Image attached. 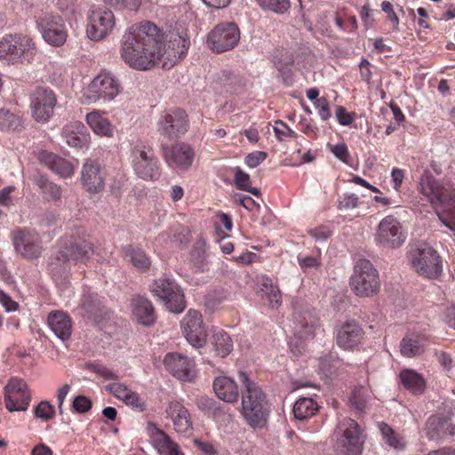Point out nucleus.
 <instances>
[{
	"label": "nucleus",
	"mask_w": 455,
	"mask_h": 455,
	"mask_svg": "<svg viewBox=\"0 0 455 455\" xmlns=\"http://www.w3.org/2000/svg\"><path fill=\"white\" fill-rule=\"evenodd\" d=\"M162 35L152 22L138 23L128 28L121 40L123 60L138 70L151 68L161 56Z\"/></svg>",
	"instance_id": "1"
},
{
	"label": "nucleus",
	"mask_w": 455,
	"mask_h": 455,
	"mask_svg": "<svg viewBox=\"0 0 455 455\" xmlns=\"http://www.w3.org/2000/svg\"><path fill=\"white\" fill-rule=\"evenodd\" d=\"M417 191L420 200L435 209L443 208L436 212L438 218L445 227L455 231V188L441 183L429 171H425L419 180Z\"/></svg>",
	"instance_id": "2"
},
{
	"label": "nucleus",
	"mask_w": 455,
	"mask_h": 455,
	"mask_svg": "<svg viewBox=\"0 0 455 455\" xmlns=\"http://www.w3.org/2000/svg\"><path fill=\"white\" fill-rule=\"evenodd\" d=\"M239 380L242 384L243 419L251 428H263L271 412L267 395L244 371L239 372Z\"/></svg>",
	"instance_id": "3"
},
{
	"label": "nucleus",
	"mask_w": 455,
	"mask_h": 455,
	"mask_svg": "<svg viewBox=\"0 0 455 455\" xmlns=\"http://www.w3.org/2000/svg\"><path fill=\"white\" fill-rule=\"evenodd\" d=\"M92 253V247L86 241L64 242L61 249L51 259L49 270L53 278L61 279L68 275L72 266L85 264Z\"/></svg>",
	"instance_id": "4"
},
{
	"label": "nucleus",
	"mask_w": 455,
	"mask_h": 455,
	"mask_svg": "<svg viewBox=\"0 0 455 455\" xmlns=\"http://www.w3.org/2000/svg\"><path fill=\"white\" fill-rule=\"evenodd\" d=\"M36 54V44L28 36L7 35L0 41V60L7 64L30 63Z\"/></svg>",
	"instance_id": "5"
},
{
	"label": "nucleus",
	"mask_w": 455,
	"mask_h": 455,
	"mask_svg": "<svg viewBox=\"0 0 455 455\" xmlns=\"http://www.w3.org/2000/svg\"><path fill=\"white\" fill-rule=\"evenodd\" d=\"M333 449L339 455H361L363 440L359 424L350 419H340L334 431Z\"/></svg>",
	"instance_id": "6"
},
{
	"label": "nucleus",
	"mask_w": 455,
	"mask_h": 455,
	"mask_svg": "<svg viewBox=\"0 0 455 455\" xmlns=\"http://www.w3.org/2000/svg\"><path fill=\"white\" fill-rule=\"evenodd\" d=\"M131 163L135 174L145 180H157L162 172L161 164L154 150L142 142L133 145Z\"/></svg>",
	"instance_id": "7"
},
{
	"label": "nucleus",
	"mask_w": 455,
	"mask_h": 455,
	"mask_svg": "<svg viewBox=\"0 0 455 455\" xmlns=\"http://www.w3.org/2000/svg\"><path fill=\"white\" fill-rule=\"evenodd\" d=\"M350 284L359 297H370L379 291L380 287L379 273L370 260L360 259L356 261Z\"/></svg>",
	"instance_id": "8"
},
{
	"label": "nucleus",
	"mask_w": 455,
	"mask_h": 455,
	"mask_svg": "<svg viewBox=\"0 0 455 455\" xmlns=\"http://www.w3.org/2000/svg\"><path fill=\"white\" fill-rule=\"evenodd\" d=\"M151 291L170 312L180 314L186 307L183 291L173 279L161 277L155 280Z\"/></svg>",
	"instance_id": "9"
},
{
	"label": "nucleus",
	"mask_w": 455,
	"mask_h": 455,
	"mask_svg": "<svg viewBox=\"0 0 455 455\" xmlns=\"http://www.w3.org/2000/svg\"><path fill=\"white\" fill-rule=\"evenodd\" d=\"M407 232L393 215L383 218L376 229L374 242L383 249H397L406 241Z\"/></svg>",
	"instance_id": "10"
},
{
	"label": "nucleus",
	"mask_w": 455,
	"mask_h": 455,
	"mask_svg": "<svg viewBox=\"0 0 455 455\" xmlns=\"http://www.w3.org/2000/svg\"><path fill=\"white\" fill-rule=\"evenodd\" d=\"M410 261L420 275L436 278L442 273V261L437 252L430 246L421 244L410 251Z\"/></svg>",
	"instance_id": "11"
},
{
	"label": "nucleus",
	"mask_w": 455,
	"mask_h": 455,
	"mask_svg": "<svg viewBox=\"0 0 455 455\" xmlns=\"http://www.w3.org/2000/svg\"><path fill=\"white\" fill-rule=\"evenodd\" d=\"M119 92L118 81L110 73L102 72L84 89V97L88 104L100 100L106 102L113 100Z\"/></svg>",
	"instance_id": "12"
},
{
	"label": "nucleus",
	"mask_w": 455,
	"mask_h": 455,
	"mask_svg": "<svg viewBox=\"0 0 455 455\" xmlns=\"http://www.w3.org/2000/svg\"><path fill=\"white\" fill-rule=\"evenodd\" d=\"M36 28L44 40L53 46L65 44L68 32L63 19L52 12H42L36 18Z\"/></svg>",
	"instance_id": "13"
},
{
	"label": "nucleus",
	"mask_w": 455,
	"mask_h": 455,
	"mask_svg": "<svg viewBox=\"0 0 455 455\" xmlns=\"http://www.w3.org/2000/svg\"><path fill=\"white\" fill-rule=\"evenodd\" d=\"M239 40L240 30L235 23H220L208 34L207 45L212 52L221 53L233 49Z\"/></svg>",
	"instance_id": "14"
},
{
	"label": "nucleus",
	"mask_w": 455,
	"mask_h": 455,
	"mask_svg": "<svg viewBox=\"0 0 455 455\" xmlns=\"http://www.w3.org/2000/svg\"><path fill=\"white\" fill-rule=\"evenodd\" d=\"M159 133L169 139H179L189 129V119L186 111L182 108H172L164 112L157 123Z\"/></svg>",
	"instance_id": "15"
},
{
	"label": "nucleus",
	"mask_w": 455,
	"mask_h": 455,
	"mask_svg": "<svg viewBox=\"0 0 455 455\" xmlns=\"http://www.w3.org/2000/svg\"><path fill=\"white\" fill-rule=\"evenodd\" d=\"M115 24L116 19L112 11L106 7L93 6L88 16L87 36L92 40H100L112 31Z\"/></svg>",
	"instance_id": "16"
},
{
	"label": "nucleus",
	"mask_w": 455,
	"mask_h": 455,
	"mask_svg": "<svg viewBox=\"0 0 455 455\" xmlns=\"http://www.w3.org/2000/svg\"><path fill=\"white\" fill-rule=\"evenodd\" d=\"M4 398L9 411H25L29 406L31 394L23 379L12 378L4 387Z\"/></svg>",
	"instance_id": "17"
},
{
	"label": "nucleus",
	"mask_w": 455,
	"mask_h": 455,
	"mask_svg": "<svg viewBox=\"0 0 455 455\" xmlns=\"http://www.w3.org/2000/svg\"><path fill=\"white\" fill-rule=\"evenodd\" d=\"M163 157L166 164L173 171L187 172L194 163L195 150L185 142H177L163 148Z\"/></svg>",
	"instance_id": "18"
},
{
	"label": "nucleus",
	"mask_w": 455,
	"mask_h": 455,
	"mask_svg": "<svg viewBox=\"0 0 455 455\" xmlns=\"http://www.w3.org/2000/svg\"><path fill=\"white\" fill-rule=\"evenodd\" d=\"M56 104V95L48 88H37L30 95L31 114L36 122L47 123L53 115Z\"/></svg>",
	"instance_id": "19"
},
{
	"label": "nucleus",
	"mask_w": 455,
	"mask_h": 455,
	"mask_svg": "<svg viewBox=\"0 0 455 455\" xmlns=\"http://www.w3.org/2000/svg\"><path fill=\"white\" fill-rule=\"evenodd\" d=\"M164 364L166 370L179 380L192 382L196 377L194 360L180 353L172 352L165 355Z\"/></svg>",
	"instance_id": "20"
},
{
	"label": "nucleus",
	"mask_w": 455,
	"mask_h": 455,
	"mask_svg": "<svg viewBox=\"0 0 455 455\" xmlns=\"http://www.w3.org/2000/svg\"><path fill=\"white\" fill-rule=\"evenodd\" d=\"M12 242L15 251L24 258L36 259L42 253V241L35 231L20 230L14 234Z\"/></svg>",
	"instance_id": "21"
},
{
	"label": "nucleus",
	"mask_w": 455,
	"mask_h": 455,
	"mask_svg": "<svg viewBox=\"0 0 455 455\" xmlns=\"http://www.w3.org/2000/svg\"><path fill=\"white\" fill-rule=\"evenodd\" d=\"M189 40L180 33H170L167 36V43L161 47L160 60H164V66L171 68L179 60L183 58L189 48Z\"/></svg>",
	"instance_id": "22"
},
{
	"label": "nucleus",
	"mask_w": 455,
	"mask_h": 455,
	"mask_svg": "<svg viewBox=\"0 0 455 455\" xmlns=\"http://www.w3.org/2000/svg\"><path fill=\"white\" fill-rule=\"evenodd\" d=\"M81 183L90 193H100L104 189L105 172L97 160H84L81 170Z\"/></svg>",
	"instance_id": "23"
},
{
	"label": "nucleus",
	"mask_w": 455,
	"mask_h": 455,
	"mask_svg": "<svg viewBox=\"0 0 455 455\" xmlns=\"http://www.w3.org/2000/svg\"><path fill=\"white\" fill-rule=\"evenodd\" d=\"M61 136L69 147L79 149L88 148L90 133L82 122L75 121L67 124L62 129Z\"/></svg>",
	"instance_id": "24"
},
{
	"label": "nucleus",
	"mask_w": 455,
	"mask_h": 455,
	"mask_svg": "<svg viewBox=\"0 0 455 455\" xmlns=\"http://www.w3.org/2000/svg\"><path fill=\"white\" fill-rule=\"evenodd\" d=\"M148 432L152 443L160 455H184L178 443L155 424H148Z\"/></svg>",
	"instance_id": "25"
},
{
	"label": "nucleus",
	"mask_w": 455,
	"mask_h": 455,
	"mask_svg": "<svg viewBox=\"0 0 455 455\" xmlns=\"http://www.w3.org/2000/svg\"><path fill=\"white\" fill-rule=\"evenodd\" d=\"M426 433L430 440H444L455 435V424L449 418L432 416L427 421Z\"/></svg>",
	"instance_id": "26"
},
{
	"label": "nucleus",
	"mask_w": 455,
	"mask_h": 455,
	"mask_svg": "<svg viewBox=\"0 0 455 455\" xmlns=\"http://www.w3.org/2000/svg\"><path fill=\"white\" fill-rule=\"evenodd\" d=\"M38 159L51 171L63 179L69 178L74 174L75 168L73 164L53 153L45 150L40 151Z\"/></svg>",
	"instance_id": "27"
},
{
	"label": "nucleus",
	"mask_w": 455,
	"mask_h": 455,
	"mask_svg": "<svg viewBox=\"0 0 455 455\" xmlns=\"http://www.w3.org/2000/svg\"><path fill=\"white\" fill-rule=\"evenodd\" d=\"M363 334V330L356 322H347L337 333V344L343 349H353L360 343Z\"/></svg>",
	"instance_id": "28"
},
{
	"label": "nucleus",
	"mask_w": 455,
	"mask_h": 455,
	"mask_svg": "<svg viewBox=\"0 0 455 455\" xmlns=\"http://www.w3.org/2000/svg\"><path fill=\"white\" fill-rule=\"evenodd\" d=\"M427 347V338L423 333H409L400 342L403 356L413 358L423 355Z\"/></svg>",
	"instance_id": "29"
},
{
	"label": "nucleus",
	"mask_w": 455,
	"mask_h": 455,
	"mask_svg": "<svg viewBox=\"0 0 455 455\" xmlns=\"http://www.w3.org/2000/svg\"><path fill=\"white\" fill-rule=\"evenodd\" d=\"M165 412L167 418L172 419L176 432L185 434L192 428L189 412L180 402H171Z\"/></svg>",
	"instance_id": "30"
},
{
	"label": "nucleus",
	"mask_w": 455,
	"mask_h": 455,
	"mask_svg": "<svg viewBox=\"0 0 455 455\" xmlns=\"http://www.w3.org/2000/svg\"><path fill=\"white\" fill-rule=\"evenodd\" d=\"M133 317L142 325L149 326L156 321L154 307L149 299L143 296H137L132 301Z\"/></svg>",
	"instance_id": "31"
},
{
	"label": "nucleus",
	"mask_w": 455,
	"mask_h": 455,
	"mask_svg": "<svg viewBox=\"0 0 455 455\" xmlns=\"http://www.w3.org/2000/svg\"><path fill=\"white\" fill-rule=\"evenodd\" d=\"M212 386L216 395L220 400L229 403L238 400L239 390L234 379L227 376H220L213 380Z\"/></svg>",
	"instance_id": "32"
},
{
	"label": "nucleus",
	"mask_w": 455,
	"mask_h": 455,
	"mask_svg": "<svg viewBox=\"0 0 455 455\" xmlns=\"http://www.w3.org/2000/svg\"><path fill=\"white\" fill-rule=\"evenodd\" d=\"M47 322L51 330L59 339L66 340L70 337L72 323L67 314L60 311L50 313Z\"/></svg>",
	"instance_id": "33"
},
{
	"label": "nucleus",
	"mask_w": 455,
	"mask_h": 455,
	"mask_svg": "<svg viewBox=\"0 0 455 455\" xmlns=\"http://www.w3.org/2000/svg\"><path fill=\"white\" fill-rule=\"evenodd\" d=\"M399 379L402 385L414 395H421L426 388L424 377L412 369H404L400 371Z\"/></svg>",
	"instance_id": "34"
},
{
	"label": "nucleus",
	"mask_w": 455,
	"mask_h": 455,
	"mask_svg": "<svg viewBox=\"0 0 455 455\" xmlns=\"http://www.w3.org/2000/svg\"><path fill=\"white\" fill-rule=\"evenodd\" d=\"M87 124L91 127L94 133L103 137H112L114 127L104 113L100 111H92L86 115Z\"/></svg>",
	"instance_id": "35"
},
{
	"label": "nucleus",
	"mask_w": 455,
	"mask_h": 455,
	"mask_svg": "<svg viewBox=\"0 0 455 455\" xmlns=\"http://www.w3.org/2000/svg\"><path fill=\"white\" fill-rule=\"evenodd\" d=\"M372 399V393L367 387H355L349 398L351 407L359 413L365 412Z\"/></svg>",
	"instance_id": "36"
},
{
	"label": "nucleus",
	"mask_w": 455,
	"mask_h": 455,
	"mask_svg": "<svg viewBox=\"0 0 455 455\" xmlns=\"http://www.w3.org/2000/svg\"><path fill=\"white\" fill-rule=\"evenodd\" d=\"M125 258L140 271H146L151 265L148 256L140 248L128 245L124 248Z\"/></svg>",
	"instance_id": "37"
},
{
	"label": "nucleus",
	"mask_w": 455,
	"mask_h": 455,
	"mask_svg": "<svg viewBox=\"0 0 455 455\" xmlns=\"http://www.w3.org/2000/svg\"><path fill=\"white\" fill-rule=\"evenodd\" d=\"M81 307L89 318L96 319L101 315L102 301L98 294L86 291L83 294Z\"/></svg>",
	"instance_id": "38"
},
{
	"label": "nucleus",
	"mask_w": 455,
	"mask_h": 455,
	"mask_svg": "<svg viewBox=\"0 0 455 455\" xmlns=\"http://www.w3.org/2000/svg\"><path fill=\"white\" fill-rule=\"evenodd\" d=\"M318 410L317 403L309 397L298 399L293 405V414L296 419L305 420L313 415Z\"/></svg>",
	"instance_id": "39"
},
{
	"label": "nucleus",
	"mask_w": 455,
	"mask_h": 455,
	"mask_svg": "<svg viewBox=\"0 0 455 455\" xmlns=\"http://www.w3.org/2000/svg\"><path fill=\"white\" fill-rule=\"evenodd\" d=\"M212 345L218 355L226 357L233 349V341L224 331H216L212 335Z\"/></svg>",
	"instance_id": "40"
},
{
	"label": "nucleus",
	"mask_w": 455,
	"mask_h": 455,
	"mask_svg": "<svg viewBox=\"0 0 455 455\" xmlns=\"http://www.w3.org/2000/svg\"><path fill=\"white\" fill-rule=\"evenodd\" d=\"M234 172V181L235 187L243 191H247L255 196H260L261 193L259 188L251 187V178L248 173L243 172L240 167H235Z\"/></svg>",
	"instance_id": "41"
},
{
	"label": "nucleus",
	"mask_w": 455,
	"mask_h": 455,
	"mask_svg": "<svg viewBox=\"0 0 455 455\" xmlns=\"http://www.w3.org/2000/svg\"><path fill=\"white\" fill-rule=\"evenodd\" d=\"M379 431L383 440L387 444L395 450H403L406 443L403 437L395 433V431L386 423L379 424Z\"/></svg>",
	"instance_id": "42"
},
{
	"label": "nucleus",
	"mask_w": 455,
	"mask_h": 455,
	"mask_svg": "<svg viewBox=\"0 0 455 455\" xmlns=\"http://www.w3.org/2000/svg\"><path fill=\"white\" fill-rule=\"evenodd\" d=\"M36 184L49 201H58L61 197V188L50 181L46 177L40 175Z\"/></svg>",
	"instance_id": "43"
},
{
	"label": "nucleus",
	"mask_w": 455,
	"mask_h": 455,
	"mask_svg": "<svg viewBox=\"0 0 455 455\" xmlns=\"http://www.w3.org/2000/svg\"><path fill=\"white\" fill-rule=\"evenodd\" d=\"M256 2L262 10L278 14L286 12L291 7L290 0H256Z\"/></svg>",
	"instance_id": "44"
},
{
	"label": "nucleus",
	"mask_w": 455,
	"mask_h": 455,
	"mask_svg": "<svg viewBox=\"0 0 455 455\" xmlns=\"http://www.w3.org/2000/svg\"><path fill=\"white\" fill-rule=\"evenodd\" d=\"M21 125L20 119L18 116L7 109H0V130L15 131Z\"/></svg>",
	"instance_id": "45"
},
{
	"label": "nucleus",
	"mask_w": 455,
	"mask_h": 455,
	"mask_svg": "<svg viewBox=\"0 0 455 455\" xmlns=\"http://www.w3.org/2000/svg\"><path fill=\"white\" fill-rule=\"evenodd\" d=\"M188 342L195 347H201L205 343L206 331L204 326L182 331Z\"/></svg>",
	"instance_id": "46"
},
{
	"label": "nucleus",
	"mask_w": 455,
	"mask_h": 455,
	"mask_svg": "<svg viewBox=\"0 0 455 455\" xmlns=\"http://www.w3.org/2000/svg\"><path fill=\"white\" fill-rule=\"evenodd\" d=\"M106 390L112 394L116 399L126 403L132 391L128 386L121 382H113L106 386Z\"/></svg>",
	"instance_id": "47"
},
{
	"label": "nucleus",
	"mask_w": 455,
	"mask_h": 455,
	"mask_svg": "<svg viewBox=\"0 0 455 455\" xmlns=\"http://www.w3.org/2000/svg\"><path fill=\"white\" fill-rule=\"evenodd\" d=\"M275 138L279 141H284L287 139L297 138V133L291 130L283 121L277 120L273 127Z\"/></svg>",
	"instance_id": "48"
},
{
	"label": "nucleus",
	"mask_w": 455,
	"mask_h": 455,
	"mask_svg": "<svg viewBox=\"0 0 455 455\" xmlns=\"http://www.w3.org/2000/svg\"><path fill=\"white\" fill-rule=\"evenodd\" d=\"M34 413L42 421H48L55 416V410L48 401H42L34 408Z\"/></svg>",
	"instance_id": "49"
},
{
	"label": "nucleus",
	"mask_w": 455,
	"mask_h": 455,
	"mask_svg": "<svg viewBox=\"0 0 455 455\" xmlns=\"http://www.w3.org/2000/svg\"><path fill=\"white\" fill-rule=\"evenodd\" d=\"M203 326L201 314L196 310H189L181 322L182 331Z\"/></svg>",
	"instance_id": "50"
},
{
	"label": "nucleus",
	"mask_w": 455,
	"mask_h": 455,
	"mask_svg": "<svg viewBox=\"0 0 455 455\" xmlns=\"http://www.w3.org/2000/svg\"><path fill=\"white\" fill-rule=\"evenodd\" d=\"M89 370L106 380H117L119 375L102 363H92Z\"/></svg>",
	"instance_id": "51"
},
{
	"label": "nucleus",
	"mask_w": 455,
	"mask_h": 455,
	"mask_svg": "<svg viewBox=\"0 0 455 455\" xmlns=\"http://www.w3.org/2000/svg\"><path fill=\"white\" fill-rule=\"evenodd\" d=\"M338 364L339 361L332 355H329L320 359L319 369L325 376H331L335 372Z\"/></svg>",
	"instance_id": "52"
},
{
	"label": "nucleus",
	"mask_w": 455,
	"mask_h": 455,
	"mask_svg": "<svg viewBox=\"0 0 455 455\" xmlns=\"http://www.w3.org/2000/svg\"><path fill=\"white\" fill-rule=\"evenodd\" d=\"M358 196L355 194L346 193L339 196L338 208L341 211L355 209L358 205Z\"/></svg>",
	"instance_id": "53"
},
{
	"label": "nucleus",
	"mask_w": 455,
	"mask_h": 455,
	"mask_svg": "<svg viewBox=\"0 0 455 455\" xmlns=\"http://www.w3.org/2000/svg\"><path fill=\"white\" fill-rule=\"evenodd\" d=\"M267 297L271 307H278L282 303V296L279 288L275 285H270L269 290L261 289Z\"/></svg>",
	"instance_id": "54"
},
{
	"label": "nucleus",
	"mask_w": 455,
	"mask_h": 455,
	"mask_svg": "<svg viewBox=\"0 0 455 455\" xmlns=\"http://www.w3.org/2000/svg\"><path fill=\"white\" fill-rule=\"evenodd\" d=\"M72 407L78 413H85L92 408L91 400L85 395H77L73 401Z\"/></svg>",
	"instance_id": "55"
},
{
	"label": "nucleus",
	"mask_w": 455,
	"mask_h": 455,
	"mask_svg": "<svg viewBox=\"0 0 455 455\" xmlns=\"http://www.w3.org/2000/svg\"><path fill=\"white\" fill-rule=\"evenodd\" d=\"M331 153L340 161L347 164L350 158L347 146L345 143L329 145Z\"/></svg>",
	"instance_id": "56"
},
{
	"label": "nucleus",
	"mask_w": 455,
	"mask_h": 455,
	"mask_svg": "<svg viewBox=\"0 0 455 455\" xmlns=\"http://www.w3.org/2000/svg\"><path fill=\"white\" fill-rule=\"evenodd\" d=\"M234 201L242 206H243L248 211H253V210H259V204H258L256 201H254L251 197L249 196H245L243 194H235L234 195Z\"/></svg>",
	"instance_id": "57"
},
{
	"label": "nucleus",
	"mask_w": 455,
	"mask_h": 455,
	"mask_svg": "<svg viewBox=\"0 0 455 455\" xmlns=\"http://www.w3.org/2000/svg\"><path fill=\"white\" fill-rule=\"evenodd\" d=\"M267 155L263 151H254L246 156L244 161L248 167L256 168L267 158Z\"/></svg>",
	"instance_id": "58"
},
{
	"label": "nucleus",
	"mask_w": 455,
	"mask_h": 455,
	"mask_svg": "<svg viewBox=\"0 0 455 455\" xmlns=\"http://www.w3.org/2000/svg\"><path fill=\"white\" fill-rule=\"evenodd\" d=\"M381 10L387 14L390 22L393 25L395 31L399 30V18L394 11L393 4L388 1H383L381 3Z\"/></svg>",
	"instance_id": "59"
},
{
	"label": "nucleus",
	"mask_w": 455,
	"mask_h": 455,
	"mask_svg": "<svg viewBox=\"0 0 455 455\" xmlns=\"http://www.w3.org/2000/svg\"><path fill=\"white\" fill-rule=\"evenodd\" d=\"M125 404L136 411L141 412L146 410L145 401L135 391L130 395V397H128Z\"/></svg>",
	"instance_id": "60"
},
{
	"label": "nucleus",
	"mask_w": 455,
	"mask_h": 455,
	"mask_svg": "<svg viewBox=\"0 0 455 455\" xmlns=\"http://www.w3.org/2000/svg\"><path fill=\"white\" fill-rule=\"evenodd\" d=\"M359 70L361 79L364 81L367 84H371L372 76L371 62L366 59H363L359 64Z\"/></svg>",
	"instance_id": "61"
},
{
	"label": "nucleus",
	"mask_w": 455,
	"mask_h": 455,
	"mask_svg": "<svg viewBox=\"0 0 455 455\" xmlns=\"http://www.w3.org/2000/svg\"><path fill=\"white\" fill-rule=\"evenodd\" d=\"M275 66L280 72L283 80L285 84H289L291 83V63L283 64L279 60H275Z\"/></svg>",
	"instance_id": "62"
},
{
	"label": "nucleus",
	"mask_w": 455,
	"mask_h": 455,
	"mask_svg": "<svg viewBox=\"0 0 455 455\" xmlns=\"http://www.w3.org/2000/svg\"><path fill=\"white\" fill-rule=\"evenodd\" d=\"M0 303L7 312H14L18 309V303L3 291H0Z\"/></svg>",
	"instance_id": "63"
},
{
	"label": "nucleus",
	"mask_w": 455,
	"mask_h": 455,
	"mask_svg": "<svg viewBox=\"0 0 455 455\" xmlns=\"http://www.w3.org/2000/svg\"><path fill=\"white\" fill-rule=\"evenodd\" d=\"M298 262L303 269L316 268L320 266L319 259L313 256L299 257Z\"/></svg>",
	"instance_id": "64"
}]
</instances>
